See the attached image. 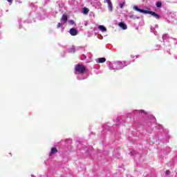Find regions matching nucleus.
<instances>
[{
	"mask_svg": "<svg viewBox=\"0 0 177 177\" xmlns=\"http://www.w3.org/2000/svg\"><path fill=\"white\" fill-rule=\"evenodd\" d=\"M55 153H57V149L56 147L51 148V151L49 156H52L53 154H55Z\"/></svg>",
	"mask_w": 177,
	"mask_h": 177,
	"instance_id": "8",
	"label": "nucleus"
},
{
	"mask_svg": "<svg viewBox=\"0 0 177 177\" xmlns=\"http://www.w3.org/2000/svg\"><path fill=\"white\" fill-rule=\"evenodd\" d=\"M98 28L99 30H100V31H102V32H106V31H107V28H106V27L102 25L99 26Z\"/></svg>",
	"mask_w": 177,
	"mask_h": 177,
	"instance_id": "6",
	"label": "nucleus"
},
{
	"mask_svg": "<svg viewBox=\"0 0 177 177\" xmlns=\"http://www.w3.org/2000/svg\"><path fill=\"white\" fill-rule=\"evenodd\" d=\"M106 62V58L100 57L97 59V63H104Z\"/></svg>",
	"mask_w": 177,
	"mask_h": 177,
	"instance_id": "9",
	"label": "nucleus"
},
{
	"mask_svg": "<svg viewBox=\"0 0 177 177\" xmlns=\"http://www.w3.org/2000/svg\"><path fill=\"white\" fill-rule=\"evenodd\" d=\"M8 2H10V3H12V2H13V0H7Z\"/></svg>",
	"mask_w": 177,
	"mask_h": 177,
	"instance_id": "16",
	"label": "nucleus"
},
{
	"mask_svg": "<svg viewBox=\"0 0 177 177\" xmlns=\"http://www.w3.org/2000/svg\"><path fill=\"white\" fill-rule=\"evenodd\" d=\"M74 23H75V22H74V20H71V21H70V24H72V25H73V24H74Z\"/></svg>",
	"mask_w": 177,
	"mask_h": 177,
	"instance_id": "15",
	"label": "nucleus"
},
{
	"mask_svg": "<svg viewBox=\"0 0 177 177\" xmlns=\"http://www.w3.org/2000/svg\"><path fill=\"white\" fill-rule=\"evenodd\" d=\"M169 174H171V171H170L169 170H167V171H165V175H166L167 176H168V175H169Z\"/></svg>",
	"mask_w": 177,
	"mask_h": 177,
	"instance_id": "13",
	"label": "nucleus"
},
{
	"mask_svg": "<svg viewBox=\"0 0 177 177\" xmlns=\"http://www.w3.org/2000/svg\"><path fill=\"white\" fill-rule=\"evenodd\" d=\"M124 5H125V1H123L122 3H120L119 6L121 9H122V8H124Z\"/></svg>",
	"mask_w": 177,
	"mask_h": 177,
	"instance_id": "12",
	"label": "nucleus"
},
{
	"mask_svg": "<svg viewBox=\"0 0 177 177\" xmlns=\"http://www.w3.org/2000/svg\"><path fill=\"white\" fill-rule=\"evenodd\" d=\"M132 17H133V15L130 16V19H132Z\"/></svg>",
	"mask_w": 177,
	"mask_h": 177,
	"instance_id": "17",
	"label": "nucleus"
},
{
	"mask_svg": "<svg viewBox=\"0 0 177 177\" xmlns=\"http://www.w3.org/2000/svg\"><path fill=\"white\" fill-rule=\"evenodd\" d=\"M69 32H70L71 35H73V37H75V35H77L78 34V32L74 28H71L69 30Z\"/></svg>",
	"mask_w": 177,
	"mask_h": 177,
	"instance_id": "3",
	"label": "nucleus"
},
{
	"mask_svg": "<svg viewBox=\"0 0 177 177\" xmlns=\"http://www.w3.org/2000/svg\"><path fill=\"white\" fill-rule=\"evenodd\" d=\"M75 71L78 74H84L86 71V67L81 64H77L75 67Z\"/></svg>",
	"mask_w": 177,
	"mask_h": 177,
	"instance_id": "2",
	"label": "nucleus"
},
{
	"mask_svg": "<svg viewBox=\"0 0 177 177\" xmlns=\"http://www.w3.org/2000/svg\"><path fill=\"white\" fill-rule=\"evenodd\" d=\"M83 13L84 15H88V13H89V8H83Z\"/></svg>",
	"mask_w": 177,
	"mask_h": 177,
	"instance_id": "10",
	"label": "nucleus"
},
{
	"mask_svg": "<svg viewBox=\"0 0 177 177\" xmlns=\"http://www.w3.org/2000/svg\"><path fill=\"white\" fill-rule=\"evenodd\" d=\"M67 20H68L67 15H63L61 18V21H64V23H67Z\"/></svg>",
	"mask_w": 177,
	"mask_h": 177,
	"instance_id": "7",
	"label": "nucleus"
},
{
	"mask_svg": "<svg viewBox=\"0 0 177 177\" xmlns=\"http://www.w3.org/2000/svg\"><path fill=\"white\" fill-rule=\"evenodd\" d=\"M57 28H60V27H62V24L58 23L57 25Z\"/></svg>",
	"mask_w": 177,
	"mask_h": 177,
	"instance_id": "14",
	"label": "nucleus"
},
{
	"mask_svg": "<svg viewBox=\"0 0 177 177\" xmlns=\"http://www.w3.org/2000/svg\"><path fill=\"white\" fill-rule=\"evenodd\" d=\"M133 9H134V10H136L137 12H139L140 13H144L145 15H151V16H153L156 19H160V15H158V14H157L153 11H149V10L140 9L137 6H134Z\"/></svg>",
	"mask_w": 177,
	"mask_h": 177,
	"instance_id": "1",
	"label": "nucleus"
},
{
	"mask_svg": "<svg viewBox=\"0 0 177 177\" xmlns=\"http://www.w3.org/2000/svg\"><path fill=\"white\" fill-rule=\"evenodd\" d=\"M118 26L120 28H122V30H127L128 28V26L124 22H120Z\"/></svg>",
	"mask_w": 177,
	"mask_h": 177,
	"instance_id": "5",
	"label": "nucleus"
},
{
	"mask_svg": "<svg viewBox=\"0 0 177 177\" xmlns=\"http://www.w3.org/2000/svg\"><path fill=\"white\" fill-rule=\"evenodd\" d=\"M156 6H157V8H162V3H161L160 1H158L156 3Z\"/></svg>",
	"mask_w": 177,
	"mask_h": 177,
	"instance_id": "11",
	"label": "nucleus"
},
{
	"mask_svg": "<svg viewBox=\"0 0 177 177\" xmlns=\"http://www.w3.org/2000/svg\"><path fill=\"white\" fill-rule=\"evenodd\" d=\"M104 2H106L108 3V8L112 12L113 11V3H111V1H110V0H104Z\"/></svg>",
	"mask_w": 177,
	"mask_h": 177,
	"instance_id": "4",
	"label": "nucleus"
}]
</instances>
